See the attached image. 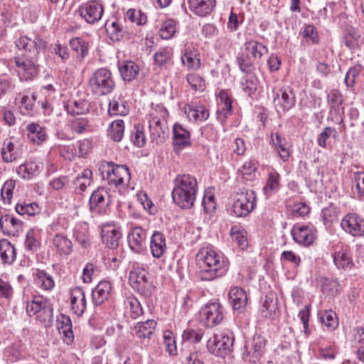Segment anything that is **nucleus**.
I'll return each instance as SVG.
<instances>
[{"instance_id":"1","label":"nucleus","mask_w":364,"mask_h":364,"mask_svg":"<svg viewBox=\"0 0 364 364\" xmlns=\"http://www.w3.org/2000/svg\"><path fill=\"white\" fill-rule=\"evenodd\" d=\"M199 277L203 281H212L223 277L228 271L223 257L211 247H201L196 256Z\"/></svg>"},{"instance_id":"2","label":"nucleus","mask_w":364,"mask_h":364,"mask_svg":"<svg viewBox=\"0 0 364 364\" xmlns=\"http://www.w3.org/2000/svg\"><path fill=\"white\" fill-rule=\"evenodd\" d=\"M198 192V182L189 174L178 176L172 191L173 202L181 208L189 209L193 206Z\"/></svg>"},{"instance_id":"3","label":"nucleus","mask_w":364,"mask_h":364,"mask_svg":"<svg viewBox=\"0 0 364 364\" xmlns=\"http://www.w3.org/2000/svg\"><path fill=\"white\" fill-rule=\"evenodd\" d=\"M268 52L267 48L257 41H247L244 44V50L237 57L240 69L243 73H250L253 69L254 63H258L262 57Z\"/></svg>"},{"instance_id":"4","label":"nucleus","mask_w":364,"mask_h":364,"mask_svg":"<svg viewBox=\"0 0 364 364\" xmlns=\"http://www.w3.org/2000/svg\"><path fill=\"white\" fill-rule=\"evenodd\" d=\"M167 110L161 105H156L149 114V128L152 141L162 143L168 134L166 118Z\"/></svg>"},{"instance_id":"5","label":"nucleus","mask_w":364,"mask_h":364,"mask_svg":"<svg viewBox=\"0 0 364 364\" xmlns=\"http://www.w3.org/2000/svg\"><path fill=\"white\" fill-rule=\"evenodd\" d=\"M53 305L49 300L41 295H35L27 303L26 312L45 326H50L53 321Z\"/></svg>"},{"instance_id":"6","label":"nucleus","mask_w":364,"mask_h":364,"mask_svg":"<svg viewBox=\"0 0 364 364\" xmlns=\"http://www.w3.org/2000/svg\"><path fill=\"white\" fill-rule=\"evenodd\" d=\"M89 87L95 95L110 94L115 87L111 71L105 68L97 69L89 79Z\"/></svg>"},{"instance_id":"7","label":"nucleus","mask_w":364,"mask_h":364,"mask_svg":"<svg viewBox=\"0 0 364 364\" xmlns=\"http://www.w3.org/2000/svg\"><path fill=\"white\" fill-rule=\"evenodd\" d=\"M100 169L103 178L107 180L109 186L115 187L125 186L130 181L129 170L125 165H117L113 162H104L100 165Z\"/></svg>"},{"instance_id":"8","label":"nucleus","mask_w":364,"mask_h":364,"mask_svg":"<svg viewBox=\"0 0 364 364\" xmlns=\"http://www.w3.org/2000/svg\"><path fill=\"white\" fill-rule=\"evenodd\" d=\"M234 337L231 332H220L214 334L207 343L209 352L218 357H225L233 347Z\"/></svg>"},{"instance_id":"9","label":"nucleus","mask_w":364,"mask_h":364,"mask_svg":"<svg viewBox=\"0 0 364 364\" xmlns=\"http://www.w3.org/2000/svg\"><path fill=\"white\" fill-rule=\"evenodd\" d=\"M234 198L232 211L236 217H245L249 215L256 206L257 198L252 190L237 192L235 194Z\"/></svg>"},{"instance_id":"10","label":"nucleus","mask_w":364,"mask_h":364,"mask_svg":"<svg viewBox=\"0 0 364 364\" xmlns=\"http://www.w3.org/2000/svg\"><path fill=\"white\" fill-rule=\"evenodd\" d=\"M129 282L132 287L140 294L149 296L153 289L149 273L142 268H134L129 273Z\"/></svg>"},{"instance_id":"11","label":"nucleus","mask_w":364,"mask_h":364,"mask_svg":"<svg viewBox=\"0 0 364 364\" xmlns=\"http://www.w3.org/2000/svg\"><path fill=\"white\" fill-rule=\"evenodd\" d=\"M38 58L18 55L14 58L16 71L21 80L33 79L38 73Z\"/></svg>"},{"instance_id":"12","label":"nucleus","mask_w":364,"mask_h":364,"mask_svg":"<svg viewBox=\"0 0 364 364\" xmlns=\"http://www.w3.org/2000/svg\"><path fill=\"white\" fill-rule=\"evenodd\" d=\"M18 49L22 52L21 55L29 58H38L39 51L46 46L45 41L38 36L33 38L21 36L16 41Z\"/></svg>"},{"instance_id":"13","label":"nucleus","mask_w":364,"mask_h":364,"mask_svg":"<svg viewBox=\"0 0 364 364\" xmlns=\"http://www.w3.org/2000/svg\"><path fill=\"white\" fill-rule=\"evenodd\" d=\"M200 319L207 327H213L223 319V308L220 303L205 304L200 311Z\"/></svg>"},{"instance_id":"14","label":"nucleus","mask_w":364,"mask_h":364,"mask_svg":"<svg viewBox=\"0 0 364 364\" xmlns=\"http://www.w3.org/2000/svg\"><path fill=\"white\" fill-rule=\"evenodd\" d=\"M80 16L88 23L98 22L104 14V7L101 2L95 0L89 1L78 9Z\"/></svg>"},{"instance_id":"15","label":"nucleus","mask_w":364,"mask_h":364,"mask_svg":"<svg viewBox=\"0 0 364 364\" xmlns=\"http://www.w3.org/2000/svg\"><path fill=\"white\" fill-rule=\"evenodd\" d=\"M342 229L353 236L364 235V219L355 213L347 214L341 221Z\"/></svg>"},{"instance_id":"16","label":"nucleus","mask_w":364,"mask_h":364,"mask_svg":"<svg viewBox=\"0 0 364 364\" xmlns=\"http://www.w3.org/2000/svg\"><path fill=\"white\" fill-rule=\"evenodd\" d=\"M259 313L261 316L267 319L273 320L279 314L278 307V298L274 292H269L261 299Z\"/></svg>"},{"instance_id":"17","label":"nucleus","mask_w":364,"mask_h":364,"mask_svg":"<svg viewBox=\"0 0 364 364\" xmlns=\"http://www.w3.org/2000/svg\"><path fill=\"white\" fill-rule=\"evenodd\" d=\"M102 240L103 243L110 249L119 246L122 237L120 228L113 223L104 224L102 227Z\"/></svg>"},{"instance_id":"18","label":"nucleus","mask_w":364,"mask_h":364,"mask_svg":"<svg viewBox=\"0 0 364 364\" xmlns=\"http://www.w3.org/2000/svg\"><path fill=\"white\" fill-rule=\"evenodd\" d=\"M295 103V93L294 89L287 87L282 91V95L279 94L274 97V104L278 112L288 111L291 109Z\"/></svg>"},{"instance_id":"19","label":"nucleus","mask_w":364,"mask_h":364,"mask_svg":"<svg viewBox=\"0 0 364 364\" xmlns=\"http://www.w3.org/2000/svg\"><path fill=\"white\" fill-rule=\"evenodd\" d=\"M0 229L5 235L16 236L23 230V222L15 216L6 214L0 218Z\"/></svg>"},{"instance_id":"20","label":"nucleus","mask_w":364,"mask_h":364,"mask_svg":"<svg viewBox=\"0 0 364 364\" xmlns=\"http://www.w3.org/2000/svg\"><path fill=\"white\" fill-rule=\"evenodd\" d=\"M190 133L182 125L176 123L173 127V144L176 151L191 146Z\"/></svg>"},{"instance_id":"21","label":"nucleus","mask_w":364,"mask_h":364,"mask_svg":"<svg viewBox=\"0 0 364 364\" xmlns=\"http://www.w3.org/2000/svg\"><path fill=\"white\" fill-rule=\"evenodd\" d=\"M265 346V341L261 336H254L250 344L245 346L243 358L251 362H255L261 356Z\"/></svg>"},{"instance_id":"22","label":"nucleus","mask_w":364,"mask_h":364,"mask_svg":"<svg viewBox=\"0 0 364 364\" xmlns=\"http://www.w3.org/2000/svg\"><path fill=\"white\" fill-rule=\"evenodd\" d=\"M87 306L84 290L79 287L73 288L70 291V306L73 312L80 316L83 314Z\"/></svg>"},{"instance_id":"23","label":"nucleus","mask_w":364,"mask_h":364,"mask_svg":"<svg viewBox=\"0 0 364 364\" xmlns=\"http://www.w3.org/2000/svg\"><path fill=\"white\" fill-rule=\"evenodd\" d=\"M146 232L140 227L134 228L128 234V242L130 248L135 252H141L146 244Z\"/></svg>"},{"instance_id":"24","label":"nucleus","mask_w":364,"mask_h":364,"mask_svg":"<svg viewBox=\"0 0 364 364\" xmlns=\"http://www.w3.org/2000/svg\"><path fill=\"white\" fill-rule=\"evenodd\" d=\"M215 0H188L190 10L197 16H206L215 7Z\"/></svg>"},{"instance_id":"25","label":"nucleus","mask_w":364,"mask_h":364,"mask_svg":"<svg viewBox=\"0 0 364 364\" xmlns=\"http://www.w3.org/2000/svg\"><path fill=\"white\" fill-rule=\"evenodd\" d=\"M151 255L155 258H160L166 252V243L164 235L159 231H155L150 241Z\"/></svg>"},{"instance_id":"26","label":"nucleus","mask_w":364,"mask_h":364,"mask_svg":"<svg viewBox=\"0 0 364 364\" xmlns=\"http://www.w3.org/2000/svg\"><path fill=\"white\" fill-rule=\"evenodd\" d=\"M220 104L217 111L218 119L223 122L228 115L231 114L232 110V101L226 91H221L219 95Z\"/></svg>"},{"instance_id":"27","label":"nucleus","mask_w":364,"mask_h":364,"mask_svg":"<svg viewBox=\"0 0 364 364\" xmlns=\"http://www.w3.org/2000/svg\"><path fill=\"white\" fill-rule=\"evenodd\" d=\"M229 301L234 310L241 311L247 305V296L246 292L240 287H233L229 292Z\"/></svg>"},{"instance_id":"28","label":"nucleus","mask_w":364,"mask_h":364,"mask_svg":"<svg viewBox=\"0 0 364 364\" xmlns=\"http://www.w3.org/2000/svg\"><path fill=\"white\" fill-rule=\"evenodd\" d=\"M90 208L93 210L97 207L102 208L109 203V194L106 188H99L92 192L90 198Z\"/></svg>"},{"instance_id":"29","label":"nucleus","mask_w":364,"mask_h":364,"mask_svg":"<svg viewBox=\"0 0 364 364\" xmlns=\"http://www.w3.org/2000/svg\"><path fill=\"white\" fill-rule=\"evenodd\" d=\"M36 97L34 94L31 95H21L18 94L15 97L16 104L18 106L20 112L23 115H31L33 111V107Z\"/></svg>"},{"instance_id":"30","label":"nucleus","mask_w":364,"mask_h":364,"mask_svg":"<svg viewBox=\"0 0 364 364\" xmlns=\"http://www.w3.org/2000/svg\"><path fill=\"white\" fill-rule=\"evenodd\" d=\"M112 289V286L108 281L100 282L92 290V301L95 305H100L105 300L107 299Z\"/></svg>"},{"instance_id":"31","label":"nucleus","mask_w":364,"mask_h":364,"mask_svg":"<svg viewBox=\"0 0 364 364\" xmlns=\"http://www.w3.org/2000/svg\"><path fill=\"white\" fill-rule=\"evenodd\" d=\"M156 327V321L148 319L144 322H139L134 326L135 335L140 339H150Z\"/></svg>"},{"instance_id":"32","label":"nucleus","mask_w":364,"mask_h":364,"mask_svg":"<svg viewBox=\"0 0 364 364\" xmlns=\"http://www.w3.org/2000/svg\"><path fill=\"white\" fill-rule=\"evenodd\" d=\"M52 244L60 255H69L73 251L71 240L63 234H56L52 240Z\"/></svg>"},{"instance_id":"33","label":"nucleus","mask_w":364,"mask_h":364,"mask_svg":"<svg viewBox=\"0 0 364 364\" xmlns=\"http://www.w3.org/2000/svg\"><path fill=\"white\" fill-rule=\"evenodd\" d=\"M333 262L340 269H348L352 267L353 263L347 247H341L340 250L334 252Z\"/></svg>"},{"instance_id":"34","label":"nucleus","mask_w":364,"mask_h":364,"mask_svg":"<svg viewBox=\"0 0 364 364\" xmlns=\"http://www.w3.org/2000/svg\"><path fill=\"white\" fill-rule=\"evenodd\" d=\"M35 284L43 290H51L55 286L53 277L43 269H37L33 272Z\"/></svg>"},{"instance_id":"35","label":"nucleus","mask_w":364,"mask_h":364,"mask_svg":"<svg viewBox=\"0 0 364 364\" xmlns=\"http://www.w3.org/2000/svg\"><path fill=\"white\" fill-rule=\"evenodd\" d=\"M16 259V249L7 240H0V260L2 264H11Z\"/></svg>"},{"instance_id":"36","label":"nucleus","mask_w":364,"mask_h":364,"mask_svg":"<svg viewBox=\"0 0 364 364\" xmlns=\"http://www.w3.org/2000/svg\"><path fill=\"white\" fill-rule=\"evenodd\" d=\"M58 322L59 333L63 336L65 343L70 344L74 340L70 318L68 316H62L61 318L58 320Z\"/></svg>"},{"instance_id":"37","label":"nucleus","mask_w":364,"mask_h":364,"mask_svg":"<svg viewBox=\"0 0 364 364\" xmlns=\"http://www.w3.org/2000/svg\"><path fill=\"white\" fill-rule=\"evenodd\" d=\"M316 239V230L312 226H301L297 229V243L305 247L312 245Z\"/></svg>"},{"instance_id":"38","label":"nucleus","mask_w":364,"mask_h":364,"mask_svg":"<svg viewBox=\"0 0 364 364\" xmlns=\"http://www.w3.org/2000/svg\"><path fill=\"white\" fill-rule=\"evenodd\" d=\"M26 129L29 139L36 144H41L47 138L46 129L38 124H29L26 127Z\"/></svg>"},{"instance_id":"39","label":"nucleus","mask_w":364,"mask_h":364,"mask_svg":"<svg viewBox=\"0 0 364 364\" xmlns=\"http://www.w3.org/2000/svg\"><path fill=\"white\" fill-rule=\"evenodd\" d=\"M119 70L124 81L130 82L135 79L139 73V68L133 61H125L119 67Z\"/></svg>"},{"instance_id":"40","label":"nucleus","mask_w":364,"mask_h":364,"mask_svg":"<svg viewBox=\"0 0 364 364\" xmlns=\"http://www.w3.org/2000/svg\"><path fill=\"white\" fill-rule=\"evenodd\" d=\"M181 61L188 70H197L200 66V55L197 50H186L181 56Z\"/></svg>"},{"instance_id":"41","label":"nucleus","mask_w":364,"mask_h":364,"mask_svg":"<svg viewBox=\"0 0 364 364\" xmlns=\"http://www.w3.org/2000/svg\"><path fill=\"white\" fill-rule=\"evenodd\" d=\"M319 320L322 325L328 331H333L338 326L336 314L332 311H324L318 314Z\"/></svg>"},{"instance_id":"42","label":"nucleus","mask_w":364,"mask_h":364,"mask_svg":"<svg viewBox=\"0 0 364 364\" xmlns=\"http://www.w3.org/2000/svg\"><path fill=\"white\" fill-rule=\"evenodd\" d=\"M124 132V123L122 119L113 121L107 129V135L114 141L119 142L122 139Z\"/></svg>"},{"instance_id":"43","label":"nucleus","mask_w":364,"mask_h":364,"mask_svg":"<svg viewBox=\"0 0 364 364\" xmlns=\"http://www.w3.org/2000/svg\"><path fill=\"white\" fill-rule=\"evenodd\" d=\"M16 211L21 215L33 216L41 212V208L36 203L19 202L16 205Z\"/></svg>"},{"instance_id":"44","label":"nucleus","mask_w":364,"mask_h":364,"mask_svg":"<svg viewBox=\"0 0 364 364\" xmlns=\"http://www.w3.org/2000/svg\"><path fill=\"white\" fill-rule=\"evenodd\" d=\"M66 109L70 114H83L89 111L90 104L85 100H70L66 105Z\"/></svg>"},{"instance_id":"45","label":"nucleus","mask_w":364,"mask_h":364,"mask_svg":"<svg viewBox=\"0 0 364 364\" xmlns=\"http://www.w3.org/2000/svg\"><path fill=\"white\" fill-rule=\"evenodd\" d=\"M1 153L3 161L6 163L12 162L18 157L14 143L8 139L4 141Z\"/></svg>"},{"instance_id":"46","label":"nucleus","mask_w":364,"mask_h":364,"mask_svg":"<svg viewBox=\"0 0 364 364\" xmlns=\"http://www.w3.org/2000/svg\"><path fill=\"white\" fill-rule=\"evenodd\" d=\"M92 177V171L90 169H85L80 175L76 177L74 181L76 191L80 193L84 192L90 185Z\"/></svg>"},{"instance_id":"47","label":"nucleus","mask_w":364,"mask_h":364,"mask_svg":"<svg viewBox=\"0 0 364 364\" xmlns=\"http://www.w3.org/2000/svg\"><path fill=\"white\" fill-rule=\"evenodd\" d=\"M105 28L109 38L113 41H118L123 36L122 28L117 20L107 21Z\"/></svg>"},{"instance_id":"48","label":"nucleus","mask_w":364,"mask_h":364,"mask_svg":"<svg viewBox=\"0 0 364 364\" xmlns=\"http://www.w3.org/2000/svg\"><path fill=\"white\" fill-rule=\"evenodd\" d=\"M124 304L127 312L132 318H136L143 314L141 305L135 296H127L124 301Z\"/></svg>"},{"instance_id":"49","label":"nucleus","mask_w":364,"mask_h":364,"mask_svg":"<svg viewBox=\"0 0 364 364\" xmlns=\"http://www.w3.org/2000/svg\"><path fill=\"white\" fill-rule=\"evenodd\" d=\"M327 101L330 105L331 110H334L335 112L339 113L341 110L343 109V96L339 90H331L327 95Z\"/></svg>"},{"instance_id":"50","label":"nucleus","mask_w":364,"mask_h":364,"mask_svg":"<svg viewBox=\"0 0 364 364\" xmlns=\"http://www.w3.org/2000/svg\"><path fill=\"white\" fill-rule=\"evenodd\" d=\"M16 173L23 179L28 180L38 173V166L34 162H26L18 167Z\"/></svg>"},{"instance_id":"51","label":"nucleus","mask_w":364,"mask_h":364,"mask_svg":"<svg viewBox=\"0 0 364 364\" xmlns=\"http://www.w3.org/2000/svg\"><path fill=\"white\" fill-rule=\"evenodd\" d=\"M341 290L340 284L336 279L323 278L321 280V291L329 297H334Z\"/></svg>"},{"instance_id":"52","label":"nucleus","mask_w":364,"mask_h":364,"mask_svg":"<svg viewBox=\"0 0 364 364\" xmlns=\"http://www.w3.org/2000/svg\"><path fill=\"white\" fill-rule=\"evenodd\" d=\"M338 212V209L332 204L322 209L321 216L326 228L330 227L337 220Z\"/></svg>"},{"instance_id":"53","label":"nucleus","mask_w":364,"mask_h":364,"mask_svg":"<svg viewBox=\"0 0 364 364\" xmlns=\"http://www.w3.org/2000/svg\"><path fill=\"white\" fill-rule=\"evenodd\" d=\"M70 46L80 60H82L88 53V45L80 38H72L70 41Z\"/></svg>"},{"instance_id":"54","label":"nucleus","mask_w":364,"mask_h":364,"mask_svg":"<svg viewBox=\"0 0 364 364\" xmlns=\"http://www.w3.org/2000/svg\"><path fill=\"white\" fill-rule=\"evenodd\" d=\"M230 236L233 241L236 242L241 249H245L248 246L245 230L239 226H233L230 230Z\"/></svg>"},{"instance_id":"55","label":"nucleus","mask_w":364,"mask_h":364,"mask_svg":"<svg viewBox=\"0 0 364 364\" xmlns=\"http://www.w3.org/2000/svg\"><path fill=\"white\" fill-rule=\"evenodd\" d=\"M186 112L189 118L193 119L195 121H205L209 117L208 110L202 105L195 107L188 106Z\"/></svg>"},{"instance_id":"56","label":"nucleus","mask_w":364,"mask_h":364,"mask_svg":"<svg viewBox=\"0 0 364 364\" xmlns=\"http://www.w3.org/2000/svg\"><path fill=\"white\" fill-rule=\"evenodd\" d=\"M360 38L359 32L355 28L350 27L346 31L343 43L346 47L353 49L357 46Z\"/></svg>"},{"instance_id":"57","label":"nucleus","mask_w":364,"mask_h":364,"mask_svg":"<svg viewBox=\"0 0 364 364\" xmlns=\"http://www.w3.org/2000/svg\"><path fill=\"white\" fill-rule=\"evenodd\" d=\"M186 81L194 91L202 92L205 89V80L198 74L191 73L187 75Z\"/></svg>"},{"instance_id":"58","label":"nucleus","mask_w":364,"mask_h":364,"mask_svg":"<svg viewBox=\"0 0 364 364\" xmlns=\"http://www.w3.org/2000/svg\"><path fill=\"white\" fill-rule=\"evenodd\" d=\"M108 112L110 115L125 116L128 114L129 109L127 107L124 102L112 100L109 102Z\"/></svg>"},{"instance_id":"59","label":"nucleus","mask_w":364,"mask_h":364,"mask_svg":"<svg viewBox=\"0 0 364 364\" xmlns=\"http://www.w3.org/2000/svg\"><path fill=\"white\" fill-rule=\"evenodd\" d=\"M131 140L138 147H142L146 143V137L144 132V127L141 124H136L134 127L133 134L131 135Z\"/></svg>"},{"instance_id":"60","label":"nucleus","mask_w":364,"mask_h":364,"mask_svg":"<svg viewBox=\"0 0 364 364\" xmlns=\"http://www.w3.org/2000/svg\"><path fill=\"white\" fill-rule=\"evenodd\" d=\"M176 32V23L173 20L164 22L159 31V35L163 39H170Z\"/></svg>"},{"instance_id":"61","label":"nucleus","mask_w":364,"mask_h":364,"mask_svg":"<svg viewBox=\"0 0 364 364\" xmlns=\"http://www.w3.org/2000/svg\"><path fill=\"white\" fill-rule=\"evenodd\" d=\"M202 205L205 212L207 213L214 211L216 208L215 196L210 190H207L205 191Z\"/></svg>"},{"instance_id":"62","label":"nucleus","mask_w":364,"mask_h":364,"mask_svg":"<svg viewBox=\"0 0 364 364\" xmlns=\"http://www.w3.org/2000/svg\"><path fill=\"white\" fill-rule=\"evenodd\" d=\"M361 71L360 67H353L348 70L345 77V83L347 87H353L358 82Z\"/></svg>"},{"instance_id":"63","label":"nucleus","mask_w":364,"mask_h":364,"mask_svg":"<svg viewBox=\"0 0 364 364\" xmlns=\"http://www.w3.org/2000/svg\"><path fill=\"white\" fill-rule=\"evenodd\" d=\"M125 18L137 25H143L146 21V16L140 11L136 9H129L125 15Z\"/></svg>"},{"instance_id":"64","label":"nucleus","mask_w":364,"mask_h":364,"mask_svg":"<svg viewBox=\"0 0 364 364\" xmlns=\"http://www.w3.org/2000/svg\"><path fill=\"white\" fill-rule=\"evenodd\" d=\"M88 127L89 121L87 118H76L71 123V130L79 134L85 132Z\"/></svg>"}]
</instances>
